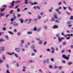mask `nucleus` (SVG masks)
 Masks as SVG:
<instances>
[{"label":"nucleus","instance_id":"7","mask_svg":"<svg viewBox=\"0 0 73 73\" xmlns=\"http://www.w3.org/2000/svg\"><path fill=\"white\" fill-rule=\"evenodd\" d=\"M54 18L56 19H58V17H57V15H54Z\"/></svg>","mask_w":73,"mask_h":73},{"label":"nucleus","instance_id":"49","mask_svg":"<svg viewBox=\"0 0 73 73\" xmlns=\"http://www.w3.org/2000/svg\"><path fill=\"white\" fill-rule=\"evenodd\" d=\"M68 26H69V28H70V27H72V25H68Z\"/></svg>","mask_w":73,"mask_h":73},{"label":"nucleus","instance_id":"28","mask_svg":"<svg viewBox=\"0 0 73 73\" xmlns=\"http://www.w3.org/2000/svg\"><path fill=\"white\" fill-rule=\"evenodd\" d=\"M29 22L28 23V24H29V23H31V21H32V19H29Z\"/></svg>","mask_w":73,"mask_h":73},{"label":"nucleus","instance_id":"24","mask_svg":"<svg viewBox=\"0 0 73 73\" xmlns=\"http://www.w3.org/2000/svg\"><path fill=\"white\" fill-rule=\"evenodd\" d=\"M72 64V62H69L68 63V64L69 65H71V64Z\"/></svg>","mask_w":73,"mask_h":73},{"label":"nucleus","instance_id":"19","mask_svg":"<svg viewBox=\"0 0 73 73\" xmlns=\"http://www.w3.org/2000/svg\"><path fill=\"white\" fill-rule=\"evenodd\" d=\"M51 21H54L55 20H54V18H52L51 20Z\"/></svg>","mask_w":73,"mask_h":73},{"label":"nucleus","instance_id":"64","mask_svg":"<svg viewBox=\"0 0 73 73\" xmlns=\"http://www.w3.org/2000/svg\"><path fill=\"white\" fill-rule=\"evenodd\" d=\"M19 7V6L18 5H17L15 8V9H16V8H17Z\"/></svg>","mask_w":73,"mask_h":73},{"label":"nucleus","instance_id":"31","mask_svg":"<svg viewBox=\"0 0 73 73\" xmlns=\"http://www.w3.org/2000/svg\"><path fill=\"white\" fill-rule=\"evenodd\" d=\"M66 42H64L63 43V45H65L66 44Z\"/></svg>","mask_w":73,"mask_h":73},{"label":"nucleus","instance_id":"12","mask_svg":"<svg viewBox=\"0 0 73 73\" xmlns=\"http://www.w3.org/2000/svg\"><path fill=\"white\" fill-rule=\"evenodd\" d=\"M37 30V28H36V27H35L33 29V31H36Z\"/></svg>","mask_w":73,"mask_h":73},{"label":"nucleus","instance_id":"46","mask_svg":"<svg viewBox=\"0 0 73 73\" xmlns=\"http://www.w3.org/2000/svg\"><path fill=\"white\" fill-rule=\"evenodd\" d=\"M62 67L61 66H60L59 68V69H62Z\"/></svg>","mask_w":73,"mask_h":73},{"label":"nucleus","instance_id":"22","mask_svg":"<svg viewBox=\"0 0 73 73\" xmlns=\"http://www.w3.org/2000/svg\"><path fill=\"white\" fill-rule=\"evenodd\" d=\"M11 21L12 22L13 21H14V19H13V18H11Z\"/></svg>","mask_w":73,"mask_h":73},{"label":"nucleus","instance_id":"5","mask_svg":"<svg viewBox=\"0 0 73 73\" xmlns=\"http://www.w3.org/2000/svg\"><path fill=\"white\" fill-rule=\"evenodd\" d=\"M57 19L58 20H56L55 21H55V22H56V23H60V19L58 18Z\"/></svg>","mask_w":73,"mask_h":73},{"label":"nucleus","instance_id":"42","mask_svg":"<svg viewBox=\"0 0 73 73\" xmlns=\"http://www.w3.org/2000/svg\"><path fill=\"white\" fill-rule=\"evenodd\" d=\"M50 59L52 61H54V59L53 58H51Z\"/></svg>","mask_w":73,"mask_h":73},{"label":"nucleus","instance_id":"33","mask_svg":"<svg viewBox=\"0 0 73 73\" xmlns=\"http://www.w3.org/2000/svg\"><path fill=\"white\" fill-rule=\"evenodd\" d=\"M51 50H52V51H54V48L53 47H52Z\"/></svg>","mask_w":73,"mask_h":73},{"label":"nucleus","instance_id":"57","mask_svg":"<svg viewBox=\"0 0 73 73\" xmlns=\"http://www.w3.org/2000/svg\"><path fill=\"white\" fill-rule=\"evenodd\" d=\"M14 32H17V30H16V29H14Z\"/></svg>","mask_w":73,"mask_h":73},{"label":"nucleus","instance_id":"53","mask_svg":"<svg viewBox=\"0 0 73 73\" xmlns=\"http://www.w3.org/2000/svg\"><path fill=\"white\" fill-rule=\"evenodd\" d=\"M46 43H47L45 41L44 43V45H45L46 44Z\"/></svg>","mask_w":73,"mask_h":73},{"label":"nucleus","instance_id":"23","mask_svg":"<svg viewBox=\"0 0 73 73\" xmlns=\"http://www.w3.org/2000/svg\"><path fill=\"white\" fill-rule=\"evenodd\" d=\"M4 16V14L2 13H1L0 14V16Z\"/></svg>","mask_w":73,"mask_h":73},{"label":"nucleus","instance_id":"27","mask_svg":"<svg viewBox=\"0 0 73 73\" xmlns=\"http://www.w3.org/2000/svg\"><path fill=\"white\" fill-rule=\"evenodd\" d=\"M35 54V53L34 52H33L31 54V56H34Z\"/></svg>","mask_w":73,"mask_h":73},{"label":"nucleus","instance_id":"34","mask_svg":"<svg viewBox=\"0 0 73 73\" xmlns=\"http://www.w3.org/2000/svg\"><path fill=\"white\" fill-rule=\"evenodd\" d=\"M62 63H64V64H65L66 63V61H65V60H63L62 61Z\"/></svg>","mask_w":73,"mask_h":73},{"label":"nucleus","instance_id":"10","mask_svg":"<svg viewBox=\"0 0 73 73\" xmlns=\"http://www.w3.org/2000/svg\"><path fill=\"white\" fill-rule=\"evenodd\" d=\"M31 48L33 49H35V45H33L31 46Z\"/></svg>","mask_w":73,"mask_h":73},{"label":"nucleus","instance_id":"17","mask_svg":"<svg viewBox=\"0 0 73 73\" xmlns=\"http://www.w3.org/2000/svg\"><path fill=\"white\" fill-rule=\"evenodd\" d=\"M8 54H9V55H10V56H12V53H10V52H7V53Z\"/></svg>","mask_w":73,"mask_h":73},{"label":"nucleus","instance_id":"55","mask_svg":"<svg viewBox=\"0 0 73 73\" xmlns=\"http://www.w3.org/2000/svg\"><path fill=\"white\" fill-rule=\"evenodd\" d=\"M44 29H46V30L47 29V27L44 26Z\"/></svg>","mask_w":73,"mask_h":73},{"label":"nucleus","instance_id":"25","mask_svg":"<svg viewBox=\"0 0 73 73\" xmlns=\"http://www.w3.org/2000/svg\"><path fill=\"white\" fill-rule=\"evenodd\" d=\"M3 60H5V55H3Z\"/></svg>","mask_w":73,"mask_h":73},{"label":"nucleus","instance_id":"30","mask_svg":"<svg viewBox=\"0 0 73 73\" xmlns=\"http://www.w3.org/2000/svg\"><path fill=\"white\" fill-rule=\"evenodd\" d=\"M38 19H41V17L40 15H38Z\"/></svg>","mask_w":73,"mask_h":73},{"label":"nucleus","instance_id":"58","mask_svg":"<svg viewBox=\"0 0 73 73\" xmlns=\"http://www.w3.org/2000/svg\"><path fill=\"white\" fill-rule=\"evenodd\" d=\"M36 39L37 41H40V40L39 38H37Z\"/></svg>","mask_w":73,"mask_h":73},{"label":"nucleus","instance_id":"14","mask_svg":"<svg viewBox=\"0 0 73 73\" xmlns=\"http://www.w3.org/2000/svg\"><path fill=\"white\" fill-rule=\"evenodd\" d=\"M27 34H28V35H32V33L31 32H27Z\"/></svg>","mask_w":73,"mask_h":73},{"label":"nucleus","instance_id":"2","mask_svg":"<svg viewBox=\"0 0 73 73\" xmlns=\"http://www.w3.org/2000/svg\"><path fill=\"white\" fill-rule=\"evenodd\" d=\"M64 39H65V38L63 37H62V38H58V40L59 42H61L62 41V40H64Z\"/></svg>","mask_w":73,"mask_h":73},{"label":"nucleus","instance_id":"63","mask_svg":"<svg viewBox=\"0 0 73 73\" xmlns=\"http://www.w3.org/2000/svg\"><path fill=\"white\" fill-rule=\"evenodd\" d=\"M70 37H68L67 38V40L70 39Z\"/></svg>","mask_w":73,"mask_h":73},{"label":"nucleus","instance_id":"44","mask_svg":"<svg viewBox=\"0 0 73 73\" xmlns=\"http://www.w3.org/2000/svg\"><path fill=\"white\" fill-rule=\"evenodd\" d=\"M21 42H22V44H23V43H24V40H22L21 41Z\"/></svg>","mask_w":73,"mask_h":73},{"label":"nucleus","instance_id":"16","mask_svg":"<svg viewBox=\"0 0 73 73\" xmlns=\"http://www.w3.org/2000/svg\"><path fill=\"white\" fill-rule=\"evenodd\" d=\"M8 33L10 35H11V34H12L13 35V33H12V32H11V31H8Z\"/></svg>","mask_w":73,"mask_h":73},{"label":"nucleus","instance_id":"18","mask_svg":"<svg viewBox=\"0 0 73 73\" xmlns=\"http://www.w3.org/2000/svg\"><path fill=\"white\" fill-rule=\"evenodd\" d=\"M67 24L68 25H69V24H71V22H70V21H68L67 23Z\"/></svg>","mask_w":73,"mask_h":73},{"label":"nucleus","instance_id":"45","mask_svg":"<svg viewBox=\"0 0 73 73\" xmlns=\"http://www.w3.org/2000/svg\"><path fill=\"white\" fill-rule=\"evenodd\" d=\"M25 3L26 4H28V1H25Z\"/></svg>","mask_w":73,"mask_h":73},{"label":"nucleus","instance_id":"11","mask_svg":"<svg viewBox=\"0 0 73 73\" xmlns=\"http://www.w3.org/2000/svg\"><path fill=\"white\" fill-rule=\"evenodd\" d=\"M5 37L6 38V40H9V37H8V35H6Z\"/></svg>","mask_w":73,"mask_h":73},{"label":"nucleus","instance_id":"52","mask_svg":"<svg viewBox=\"0 0 73 73\" xmlns=\"http://www.w3.org/2000/svg\"><path fill=\"white\" fill-rule=\"evenodd\" d=\"M17 3H20V1H16Z\"/></svg>","mask_w":73,"mask_h":73},{"label":"nucleus","instance_id":"62","mask_svg":"<svg viewBox=\"0 0 73 73\" xmlns=\"http://www.w3.org/2000/svg\"><path fill=\"white\" fill-rule=\"evenodd\" d=\"M56 51H58V48H56Z\"/></svg>","mask_w":73,"mask_h":73},{"label":"nucleus","instance_id":"15","mask_svg":"<svg viewBox=\"0 0 73 73\" xmlns=\"http://www.w3.org/2000/svg\"><path fill=\"white\" fill-rule=\"evenodd\" d=\"M19 24L18 23H15L13 25L14 26H18Z\"/></svg>","mask_w":73,"mask_h":73},{"label":"nucleus","instance_id":"51","mask_svg":"<svg viewBox=\"0 0 73 73\" xmlns=\"http://www.w3.org/2000/svg\"><path fill=\"white\" fill-rule=\"evenodd\" d=\"M16 16H15L14 17H13V19L14 20H16Z\"/></svg>","mask_w":73,"mask_h":73},{"label":"nucleus","instance_id":"35","mask_svg":"<svg viewBox=\"0 0 73 73\" xmlns=\"http://www.w3.org/2000/svg\"><path fill=\"white\" fill-rule=\"evenodd\" d=\"M15 57H17V58H18V55H17V54H15Z\"/></svg>","mask_w":73,"mask_h":73},{"label":"nucleus","instance_id":"29","mask_svg":"<svg viewBox=\"0 0 73 73\" xmlns=\"http://www.w3.org/2000/svg\"><path fill=\"white\" fill-rule=\"evenodd\" d=\"M5 8H4V9L2 8V9L1 10V11L2 12V11H4V10H5Z\"/></svg>","mask_w":73,"mask_h":73},{"label":"nucleus","instance_id":"40","mask_svg":"<svg viewBox=\"0 0 73 73\" xmlns=\"http://www.w3.org/2000/svg\"><path fill=\"white\" fill-rule=\"evenodd\" d=\"M3 8H6L7 7V6H6L5 5H3Z\"/></svg>","mask_w":73,"mask_h":73},{"label":"nucleus","instance_id":"37","mask_svg":"<svg viewBox=\"0 0 73 73\" xmlns=\"http://www.w3.org/2000/svg\"><path fill=\"white\" fill-rule=\"evenodd\" d=\"M70 19H72V20H73V16H71V17L70 18Z\"/></svg>","mask_w":73,"mask_h":73},{"label":"nucleus","instance_id":"48","mask_svg":"<svg viewBox=\"0 0 73 73\" xmlns=\"http://www.w3.org/2000/svg\"><path fill=\"white\" fill-rule=\"evenodd\" d=\"M64 52H65V50H63L62 51V53H63Z\"/></svg>","mask_w":73,"mask_h":73},{"label":"nucleus","instance_id":"3","mask_svg":"<svg viewBox=\"0 0 73 73\" xmlns=\"http://www.w3.org/2000/svg\"><path fill=\"white\" fill-rule=\"evenodd\" d=\"M58 28V26L57 25H54L53 27V29H56Z\"/></svg>","mask_w":73,"mask_h":73},{"label":"nucleus","instance_id":"13","mask_svg":"<svg viewBox=\"0 0 73 73\" xmlns=\"http://www.w3.org/2000/svg\"><path fill=\"white\" fill-rule=\"evenodd\" d=\"M3 41H4V40L3 38H1L0 39V42H3Z\"/></svg>","mask_w":73,"mask_h":73},{"label":"nucleus","instance_id":"39","mask_svg":"<svg viewBox=\"0 0 73 73\" xmlns=\"http://www.w3.org/2000/svg\"><path fill=\"white\" fill-rule=\"evenodd\" d=\"M59 35H60L59 34H57L56 35V37H59Z\"/></svg>","mask_w":73,"mask_h":73},{"label":"nucleus","instance_id":"60","mask_svg":"<svg viewBox=\"0 0 73 73\" xmlns=\"http://www.w3.org/2000/svg\"><path fill=\"white\" fill-rule=\"evenodd\" d=\"M20 16H21V15L18 14V17H20Z\"/></svg>","mask_w":73,"mask_h":73},{"label":"nucleus","instance_id":"4","mask_svg":"<svg viewBox=\"0 0 73 73\" xmlns=\"http://www.w3.org/2000/svg\"><path fill=\"white\" fill-rule=\"evenodd\" d=\"M15 50L17 52H19L20 50V48H15Z\"/></svg>","mask_w":73,"mask_h":73},{"label":"nucleus","instance_id":"26","mask_svg":"<svg viewBox=\"0 0 73 73\" xmlns=\"http://www.w3.org/2000/svg\"><path fill=\"white\" fill-rule=\"evenodd\" d=\"M3 62H4V60H1V59L0 60V63H2Z\"/></svg>","mask_w":73,"mask_h":73},{"label":"nucleus","instance_id":"6","mask_svg":"<svg viewBox=\"0 0 73 73\" xmlns=\"http://www.w3.org/2000/svg\"><path fill=\"white\" fill-rule=\"evenodd\" d=\"M15 1H12V3H11V4H12L11 5V6H13L14 5V4H15Z\"/></svg>","mask_w":73,"mask_h":73},{"label":"nucleus","instance_id":"32","mask_svg":"<svg viewBox=\"0 0 73 73\" xmlns=\"http://www.w3.org/2000/svg\"><path fill=\"white\" fill-rule=\"evenodd\" d=\"M68 8L69 9V10H70V11H72V9H71V8H70V7L69 6L68 7Z\"/></svg>","mask_w":73,"mask_h":73},{"label":"nucleus","instance_id":"50","mask_svg":"<svg viewBox=\"0 0 73 73\" xmlns=\"http://www.w3.org/2000/svg\"><path fill=\"white\" fill-rule=\"evenodd\" d=\"M47 51H48V52H50V49L49 48H48L47 50Z\"/></svg>","mask_w":73,"mask_h":73},{"label":"nucleus","instance_id":"59","mask_svg":"<svg viewBox=\"0 0 73 73\" xmlns=\"http://www.w3.org/2000/svg\"><path fill=\"white\" fill-rule=\"evenodd\" d=\"M58 13L59 14V15H60V14H61V12H60V11H58Z\"/></svg>","mask_w":73,"mask_h":73},{"label":"nucleus","instance_id":"20","mask_svg":"<svg viewBox=\"0 0 73 73\" xmlns=\"http://www.w3.org/2000/svg\"><path fill=\"white\" fill-rule=\"evenodd\" d=\"M40 42H39V44H41L42 43V40H39Z\"/></svg>","mask_w":73,"mask_h":73},{"label":"nucleus","instance_id":"56","mask_svg":"<svg viewBox=\"0 0 73 73\" xmlns=\"http://www.w3.org/2000/svg\"><path fill=\"white\" fill-rule=\"evenodd\" d=\"M66 13L68 14V15H70V13L68 12H66Z\"/></svg>","mask_w":73,"mask_h":73},{"label":"nucleus","instance_id":"8","mask_svg":"<svg viewBox=\"0 0 73 73\" xmlns=\"http://www.w3.org/2000/svg\"><path fill=\"white\" fill-rule=\"evenodd\" d=\"M20 21L21 22V23H24V19H20Z\"/></svg>","mask_w":73,"mask_h":73},{"label":"nucleus","instance_id":"47","mask_svg":"<svg viewBox=\"0 0 73 73\" xmlns=\"http://www.w3.org/2000/svg\"><path fill=\"white\" fill-rule=\"evenodd\" d=\"M28 21V19H26L25 21V23H27V21Z\"/></svg>","mask_w":73,"mask_h":73},{"label":"nucleus","instance_id":"21","mask_svg":"<svg viewBox=\"0 0 73 73\" xmlns=\"http://www.w3.org/2000/svg\"><path fill=\"white\" fill-rule=\"evenodd\" d=\"M49 68H50V69H52V68H53V66H52V65H50L49 66Z\"/></svg>","mask_w":73,"mask_h":73},{"label":"nucleus","instance_id":"54","mask_svg":"<svg viewBox=\"0 0 73 73\" xmlns=\"http://www.w3.org/2000/svg\"><path fill=\"white\" fill-rule=\"evenodd\" d=\"M40 30H41V29L40 28H38L37 29V31H40Z\"/></svg>","mask_w":73,"mask_h":73},{"label":"nucleus","instance_id":"36","mask_svg":"<svg viewBox=\"0 0 73 73\" xmlns=\"http://www.w3.org/2000/svg\"><path fill=\"white\" fill-rule=\"evenodd\" d=\"M17 11L18 12H19L20 11V9L18 8L17 9Z\"/></svg>","mask_w":73,"mask_h":73},{"label":"nucleus","instance_id":"61","mask_svg":"<svg viewBox=\"0 0 73 73\" xmlns=\"http://www.w3.org/2000/svg\"><path fill=\"white\" fill-rule=\"evenodd\" d=\"M54 68H55V69H57V68H58V67H57V66H55Z\"/></svg>","mask_w":73,"mask_h":73},{"label":"nucleus","instance_id":"41","mask_svg":"<svg viewBox=\"0 0 73 73\" xmlns=\"http://www.w3.org/2000/svg\"><path fill=\"white\" fill-rule=\"evenodd\" d=\"M37 4H38L37 2H35L34 3V5H36Z\"/></svg>","mask_w":73,"mask_h":73},{"label":"nucleus","instance_id":"43","mask_svg":"<svg viewBox=\"0 0 73 73\" xmlns=\"http://www.w3.org/2000/svg\"><path fill=\"white\" fill-rule=\"evenodd\" d=\"M13 13V11L11 10L10 12V14H12V13Z\"/></svg>","mask_w":73,"mask_h":73},{"label":"nucleus","instance_id":"1","mask_svg":"<svg viewBox=\"0 0 73 73\" xmlns=\"http://www.w3.org/2000/svg\"><path fill=\"white\" fill-rule=\"evenodd\" d=\"M70 56V55H69L68 57H66V55L65 54H63L62 55V57L64 59H66L67 60H68L69 59V57Z\"/></svg>","mask_w":73,"mask_h":73},{"label":"nucleus","instance_id":"9","mask_svg":"<svg viewBox=\"0 0 73 73\" xmlns=\"http://www.w3.org/2000/svg\"><path fill=\"white\" fill-rule=\"evenodd\" d=\"M0 49L2 51H4L5 50V48L4 47H0Z\"/></svg>","mask_w":73,"mask_h":73},{"label":"nucleus","instance_id":"38","mask_svg":"<svg viewBox=\"0 0 73 73\" xmlns=\"http://www.w3.org/2000/svg\"><path fill=\"white\" fill-rule=\"evenodd\" d=\"M3 31H5L6 30V28L5 27H4L3 28Z\"/></svg>","mask_w":73,"mask_h":73}]
</instances>
